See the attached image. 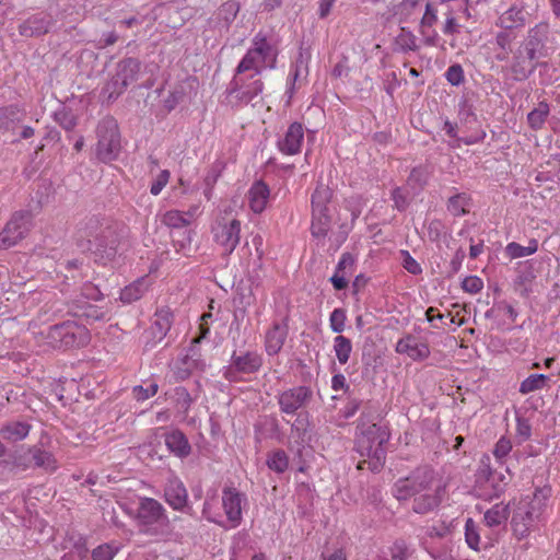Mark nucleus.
<instances>
[{
    "label": "nucleus",
    "instance_id": "nucleus-17",
    "mask_svg": "<svg viewBox=\"0 0 560 560\" xmlns=\"http://www.w3.org/2000/svg\"><path fill=\"white\" fill-rule=\"evenodd\" d=\"M529 15L523 2H515L498 15L495 26L517 31L527 24Z\"/></svg>",
    "mask_w": 560,
    "mask_h": 560
},
{
    "label": "nucleus",
    "instance_id": "nucleus-40",
    "mask_svg": "<svg viewBox=\"0 0 560 560\" xmlns=\"http://www.w3.org/2000/svg\"><path fill=\"white\" fill-rule=\"evenodd\" d=\"M195 366L196 363L192 361V355L186 354L184 358L179 359L173 368L175 381L183 382L187 380L195 370Z\"/></svg>",
    "mask_w": 560,
    "mask_h": 560
},
{
    "label": "nucleus",
    "instance_id": "nucleus-20",
    "mask_svg": "<svg viewBox=\"0 0 560 560\" xmlns=\"http://www.w3.org/2000/svg\"><path fill=\"white\" fill-rule=\"evenodd\" d=\"M165 501L177 511H183L188 508V493L183 481L177 477H172L167 480L164 488Z\"/></svg>",
    "mask_w": 560,
    "mask_h": 560
},
{
    "label": "nucleus",
    "instance_id": "nucleus-64",
    "mask_svg": "<svg viewBox=\"0 0 560 560\" xmlns=\"http://www.w3.org/2000/svg\"><path fill=\"white\" fill-rule=\"evenodd\" d=\"M170 179V172L167 170H163L160 172V174L156 176V178L153 180L150 192L153 196H158L162 189L166 186Z\"/></svg>",
    "mask_w": 560,
    "mask_h": 560
},
{
    "label": "nucleus",
    "instance_id": "nucleus-32",
    "mask_svg": "<svg viewBox=\"0 0 560 560\" xmlns=\"http://www.w3.org/2000/svg\"><path fill=\"white\" fill-rule=\"evenodd\" d=\"M259 63L261 62L258 56L255 54V51H253L252 48H249L245 56L240 61V63L237 65L234 75L240 77L241 74L253 70L254 74H250L249 79H254V77L259 75L262 71V66H260Z\"/></svg>",
    "mask_w": 560,
    "mask_h": 560
},
{
    "label": "nucleus",
    "instance_id": "nucleus-11",
    "mask_svg": "<svg viewBox=\"0 0 560 560\" xmlns=\"http://www.w3.org/2000/svg\"><path fill=\"white\" fill-rule=\"evenodd\" d=\"M141 70V61L137 58L128 57L120 60L116 67L115 75L108 81L104 91L108 93L109 100H116L126 89L138 80Z\"/></svg>",
    "mask_w": 560,
    "mask_h": 560
},
{
    "label": "nucleus",
    "instance_id": "nucleus-30",
    "mask_svg": "<svg viewBox=\"0 0 560 560\" xmlns=\"http://www.w3.org/2000/svg\"><path fill=\"white\" fill-rule=\"evenodd\" d=\"M509 516L510 505L500 502L485 513L483 522L489 528L499 527L506 523Z\"/></svg>",
    "mask_w": 560,
    "mask_h": 560
},
{
    "label": "nucleus",
    "instance_id": "nucleus-33",
    "mask_svg": "<svg viewBox=\"0 0 560 560\" xmlns=\"http://www.w3.org/2000/svg\"><path fill=\"white\" fill-rule=\"evenodd\" d=\"M31 455L34 467L43 468L47 471H55L57 469V460L50 452L38 446H32Z\"/></svg>",
    "mask_w": 560,
    "mask_h": 560
},
{
    "label": "nucleus",
    "instance_id": "nucleus-31",
    "mask_svg": "<svg viewBox=\"0 0 560 560\" xmlns=\"http://www.w3.org/2000/svg\"><path fill=\"white\" fill-rule=\"evenodd\" d=\"M149 284L147 278H139L129 285H126L120 292V301L124 303H132L142 298L148 291Z\"/></svg>",
    "mask_w": 560,
    "mask_h": 560
},
{
    "label": "nucleus",
    "instance_id": "nucleus-4",
    "mask_svg": "<svg viewBox=\"0 0 560 560\" xmlns=\"http://www.w3.org/2000/svg\"><path fill=\"white\" fill-rule=\"evenodd\" d=\"M549 494L550 488L537 489L533 497L520 501L511 521L513 533L518 539L528 536L530 529L541 521Z\"/></svg>",
    "mask_w": 560,
    "mask_h": 560
},
{
    "label": "nucleus",
    "instance_id": "nucleus-28",
    "mask_svg": "<svg viewBox=\"0 0 560 560\" xmlns=\"http://www.w3.org/2000/svg\"><path fill=\"white\" fill-rule=\"evenodd\" d=\"M332 190L322 182H317L316 188L312 194V211L315 213L329 212L328 203L332 199Z\"/></svg>",
    "mask_w": 560,
    "mask_h": 560
},
{
    "label": "nucleus",
    "instance_id": "nucleus-1",
    "mask_svg": "<svg viewBox=\"0 0 560 560\" xmlns=\"http://www.w3.org/2000/svg\"><path fill=\"white\" fill-rule=\"evenodd\" d=\"M434 479V469L430 465H420L411 470L408 476L398 478L394 482L392 494L399 502L413 498L411 509L417 514L431 513L440 506L445 493L443 486H438L430 492Z\"/></svg>",
    "mask_w": 560,
    "mask_h": 560
},
{
    "label": "nucleus",
    "instance_id": "nucleus-8",
    "mask_svg": "<svg viewBox=\"0 0 560 560\" xmlns=\"http://www.w3.org/2000/svg\"><path fill=\"white\" fill-rule=\"evenodd\" d=\"M355 450L361 456L382 457L389 433L380 424L366 423L362 419L357 427Z\"/></svg>",
    "mask_w": 560,
    "mask_h": 560
},
{
    "label": "nucleus",
    "instance_id": "nucleus-37",
    "mask_svg": "<svg viewBox=\"0 0 560 560\" xmlns=\"http://www.w3.org/2000/svg\"><path fill=\"white\" fill-rule=\"evenodd\" d=\"M396 50L401 52L417 51L419 46L417 45V37L407 27H401L400 33L395 38Z\"/></svg>",
    "mask_w": 560,
    "mask_h": 560
},
{
    "label": "nucleus",
    "instance_id": "nucleus-55",
    "mask_svg": "<svg viewBox=\"0 0 560 560\" xmlns=\"http://www.w3.org/2000/svg\"><path fill=\"white\" fill-rule=\"evenodd\" d=\"M402 267L411 275L418 276L422 272L420 264L409 254L408 250H400Z\"/></svg>",
    "mask_w": 560,
    "mask_h": 560
},
{
    "label": "nucleus",
    "instance_id": "nucleus-3",
    "mask_svg": "<svg viewBox=\"0 0 560 560\" xmlns=\"http://www.w3.org/2000/svg\"><path fill=\"white\" fill-rule=\"evenodd\" d=\"M80 232L94 246L96 262L105 266L115 259L119 238L117 224L112 219L100 214L89 215L81 222Z\"/></svg>",
    "mask_w": 560,
    "mask_h": 560
},
{
    "label": "nucleus",
    "instance_id": "nucleus-23",
    "mask_svg": "<svg viewBox=\"0 0 560 560\" xmlns=\"http://www.w3.org/2000/svg\"><path fill=\"white\" fill-rule=\"evenodd\" d=\"M252 49L258 56L261 63H265L270 69L276 68L278 50L267 40L265 34L259 32L254 36Z\"/></svg>",
    "mask_w": 560,
    "mask_h": 560
},
{
    "label": "nucleus",
    "instance_id": "nucleus-5",
    "mask_svg": "<svg viewBox=\"0 0 560 560\" xmlns=\"http://www.w3.org/2000/svg\"><path fill=\"white\" fill-rule=\"evenodd\" d=\"M136 520L140 532L151 536L167 532L170 520L163 505L155 499L142 498L137 509Z\"/></svg>",
    "mask_w": 560,
    "mask_h": 560
},
{
    "label": "nucleus",
    "instance_id": "nucleus-19",
    "mask_svg": "<svg viewBox=\"0 0 560 560\" xmlns=\"http://www.w3.org/2000/svg\"><path fill=\"white\" fill-rule=\"evenodd\" d=\"M399 354H407L413 361H423L430 357V348L427 342H418L416 336L411 334L400 338L395 348Z\"/></svg>",
    "mask_w": 560,
    "mask_h": 560
},
{
    "label": "nucleus",
    "instance_id": "nucleus-39",
    "mask_svg": "<svg viewBox=\"0 0 560 560\" xmlns=\"http://www.w3.org/2000/svg\"><path fill=\"white\" fill-rule=\"evenodd\" d=\"M548 381L549 376L545 374H530L521 383L518 392L522 395H527L529 393L542 389L546 387Z\"/></svg>",
    "mask_w": 560,
    "mask_h": 560
},
{
    "label": "nucleus",
    "instance_id": "nucleus-48",
    "mask_svg": "<svg viewBox=\"0 0 560 560\" xmlns=\"http://www.w3.org/2000/svg\"><path fill=\"white\" fill-rule=\"evenodd\" d=\"M162 223L168 228L179 230L186 228L189 224V221L180 211L170 210L164 213Z\"/></svg>",
    "mask_w": 560,
    "mask_h": 560
},
{
    "label": "nucleus",
    "instance_id": "nucleus-12",
    "mask_svg": "<svg viewBox=\"0 0 560 560\" xmlns=\"http://www.w3.org/2000/svg\"><path fill=\"white\" fill-rule=\"evenodd\" d=\"M214 242L222 247L224 255H231L241 240V221L230 218L228 214L220 215L212 225Z\"/></svg>",
    "mask_w": 560,
    "mask_h": 560
},
{
    "label": "nucleus",
    "instance_id": "nucleus-15",
    "mask_svg": "<svg viewBox=\"0 0 560 560\" xmlns=\"http://www.w3.org/2000/svg\"><path fill=\"white\" fill-rule=\"evenodd\" d=\"M55 24L56 20L50 13L38 12L22 21L18 26V31L23 37H40L49 33Z\"/></svg>",
    "mask_w": 560,
    "mask_h": 560
},
{
    "label": "nucleus",
    "instance_id": "nucleus-59",
    "mask_svg": "<svg viewBox=\"0 0 560 560\" xmlns=\"http://www.w3.org/2000/svg\"><path fill=\"white\" fill-rule=\"evenodd\" d=\"M460 30V25L454 16L453 10H447L445 13V23L443 25V33L445 35H455L458 34Z\"/></svg>",
    "mask_w": 560,
    "mask_h": 560
},
{
    "label": "nucleus",
    "instance_id": "nucleus-56",
    "mask_svg": "<svg viewBox=\"0 0 560 560\" xmlns=\"http://www.w3.org/2000/svg\"><path fill=\"white\" fill-rule=\"evenodd\" d=\"M115 555L116 550L108 544H102L91 552L92 560H113Z\"/></svg>",
    "mask_w": 560,
    "mask_h": 560
},
{
    "label": "nucleus",
    "instance_id": "nucleus-53",
    "mask_svg": "<svg viewBox=\"0 0 560 560\" xmlns=\"http://www.w3.org/2000/svg\"><path fill=\"white\" fill-rule=\"evenodd\" d=\"M445 78L448 83L454 86L460 85L465 80L463 67L459 63H454L448 67L445 72Z\"/></svg>",
    "mask_w": 560,
    "mask_h": 560
},
{
    "label": "nucleus",
    "instance_id": "nucleus-13",
    "mask_svg": "<svg viewBox=\"0 0 560 560\" xmlns=\"http://www.w3.org/2000/svg\"><path fill=\"white\" fill-rule=\"evenodd\" d=\"M510 478L504 474L483 467L477 474V491L480 498L492 500L499 498L509 485Z\"/></svg>",
    "mask_w": 560,
    "mask_h": 560
},
{
    "label": "nucleus",
    "instance_id": "nucleus-47",
    "mask_svg": "<svg viewBox=\"0 0 560 560\" xmlns=\"http://www.w3.org/2000/svg\"><path fill=\"white\" fill-rule=\"evenodd\" d=\"M240 9L241 4L238 1L229 0L220 5L218 15L226 25H230L236 19Z\"/></svg>",
    "mask_w": 560,
    "mask_h": 560
},
{
    "label": "nucleus",
    "instance_id": "nucleus-18",
    "mask_svg": "<svg viewBox=\"0 0 560 560\" xmlns=\"http://www.w3.org/2000/svg\"><path fill=\"white\" fill-rule=\"evenodd\" d=\"M163 438L167 450L175 457L185 459L191 454L192 447L182 430L177 428L166 429Z\"/></svg>",
    "mask_w": 560,
    "mask_h": 560
},
{
    "label": "nucleus",
    "instance_id": "nucleus-49",
    "mask_svg": "<svg viewBox=\"0 0 560 560\" xmlns=\"http://www.w3.org/2000/svg\"><path fill=\"white\" fill-rule=\"evenodd\" d=\"M467 203L468 197L465 194H457L448 199L447 210L455 217L464 215L467 213Z\"/></svg>",
    "mask_w": 560,
    "mask_h": 560
},
{
    "label": "nucleus",
    "instance_id": "nucleus-9",
    "mask_svg": "<svg viewBox=\"0 0 560 560\" xmlns=\"http://www.w3.org/2000/svg\"><path fill=\"white\" fill-rule=\"evenodd\" d=\"M33 213L19 210L12 213L0 232V249H8L23 241L33 228Z\"/></svg>",
    "mask_w": 560,
    "mask_h": 560
},
{
    "label": "nucleus",
    "instance_id": "nucleus-2",
    "mask_svg": "<svg viewBox=\"0 0 560 560\" xmlns=\"http://www.w3.org/2000/svg\"><path fill=\"white\" fill-rule=\"evenodd\" d=\"M549 36L550 25L545 21L538 22L527 30L512 57L510 69L515 80L528 79L537 69L536 60L548 56Z\"/></svg>",
    "mask_w": 560,
    "mask_h": 560
},
{
    "label": "nucleus",
    "instance_id": "nucleus-35",
    "mask_svg": "<svg viewBox=\"0 0 560 560\" xmlns=\"http://www.w3.org/2000/svg\"><path fill=\"white\" fill-rule=\"evenodd\" d=\"M550 113L549 104L546 101L539 102L538 106L527 114V124L532 130H540Z\"/></svg>",
    "mask_w": 560,
    "mask_h": 560
},
{
    "label": "nucleus",
    "instance_id": "nucleus-38",
    "mask_svg": "<svg viewBox=\"0 0 560 560\" xmlns=\"http://www.w3.org/2000/svg\"><path fill=\"white\" fill-rule=\"evenodd\" d=\"M23 113L15 104L0 107V129L8 130L13 124L21 121Z\"/></svg>",
    "mask_w": 560,
    "mask_h": 560
},
{
    "label": "nucleus",
    "instance_id": "nucleus-54",
    "mask_svg": "<svg viewBox=\"0 0 560 560\" xmlns=\"http://www.w3.org/2000/svg\"><path fill=\"white\" fill-rule=\"evenodd\" d=\"M159 385L155 382H151L147 387L142 385L135 386L132 392L133 396L138 401H143L158 393Z\"/></svg>",
    "mask_w": 560,
    "mask_h": 560
},
{
    "label": "nucleus",
    "instance_id": "nucleus-43",
    "mask_svg": "<svg viewBox=\"0 0 560 560\" xmlns=\"http://www.w3.org/2000/svg\"><path fill=\"white\" fill-rule=\"evenodd\" d=\"M334 350L340 364H346L349 361L352 343L351 340L342 335L335 337Z\"/></svg>",
    "mask_w": 560,
    "mask_h": 560
},
{
    "label": "nucleus",
    "instance_id": "nucleus-58",
    "mask_svg": "<svg viewBox=\"0 0 560 560\" xmlns=\"http://www.w3.org/2000/svg\"><path fill=\"white\" fill-rule=\"evenodd\" d=\"M409 551L406 541L396 540L390 547V560H408Z\"/></svg>",
    "mask_w": 560,
    "mask_h": 560
},
{
    "label": "nucleus",
    "instance_id": "nucleus-25",
    "mask_svg": "<svg viewBox=\"0 0 560 560\" xmlns=\"http://www.w3.org/2000/svg\"><path fill=\"white\" fill-rule=\"evenodd\" d=\"M308 431L310 413L307 411L299 412L291 424V435L294 439V443L299 446L298 453H301L304 445L308 442Z\"/></svg>",
    "mask_w": 560,
    "mask_h": 560
},
{
    "label": "nucleus",
    "instance_id": "nucleus-62",
    "mask_svg": "<svg viewBox=\"0 0 560 560\" xmlns=\"http://www.w3.org/2000/svg\"><path fill=\"white\" fill-rule=\"evenodd\" d=\"M70 551L73 556L77 557L78 560H89V548L84 537H79L73 542Z\"/></svg>",
    "mask_w": 560,
    "mask_h": 560
},
{
    "label": "nucleus",
    "instance_id": "nucleus-24",
    "mask_svg": "<svg viewBox=\"0 0 560 560\" xmlns=\"http://www.w3.org/2000/svg\"><path fill=\"white\" fill-rule=\"evenodd\" d=\"M288 336L287 318L283 323H273L266 332L265 347L269 355H276L282 349Z\"/></svg>",
    "mask_w": 560,
    "mask_h": 560
},
{
    "label": "nucleus",
    "instance_id": "nucleus-34",
    "mask_svg": "<svg viewBox=\"0 0 560 560\" xmlns=\"http://www.w3.org/2000/svg\"><path fill=\"white\" fill-rule=\"evenodd\" d=\"M329 212L315 213L312 211L311 234L316 238H325L330 230Z\"/></svg>",
    "mask_w": 560,
    "mask_h": 560
},
{
    "label": "nucleus",
    "instance_id": "nucleus-45",
    "mask_svg": "<svg viewBox=\"0 0 560 560\" xmlns=\"http://www.w3.org/2000/svg\"><path fill=\"white\" fill-rule=\"evenodd\" d=\"M438 13L436 2H427L424 13L420 21V34H425V28H432L439 21Z\"/></svg>",
    "mask_w": 560,
    "mask_h": 560
},
{
    "label": "nucleus",
    "instance_id": "nucleus-57",
    "mask_svg": "<svg viewBox=\"0 0 560 560\" xmlns=\"http://www.w3.org/2000/svg\"><path fill=\"white\" fill-rule=\"evenodd\" d=\"M12 465L15 468L25 470L33 466V458L31 455V447L27 448L25 452L16 453L13 456Z\"/></svg>",
    "mask_w": 560,
    "mask_h": 560
},
{
    "label": "nucleus",
    "instance_id": "nucleus-46",
    "mask_svg": "<svg viewBox=\"0 0 560 560\" xmlns=\"http://www.w3.org/2000/svg\"><path fill=\"white\" fill-rule=\"evenodd\" d=\"M55 121L66 131H71L78 125L77 117L71 109L61 107L54 114Z\"/></svg>",
    "mask_w": 560,
    "mask_h": 560
},
{
    "label": "nucleus",
    "instance_id": "nucleus-14",
    "mask_svg": "<svg viewBox=\"0 0 560 560\" xmlns=\"http://www.w3.org/2000/svg\"><path fill=\"white\" fill-rule=\"evenodd\" d=\"M313 400V390L310 386L299 385L288 388L277 395L279 409L284 415H298Z\"/></svg>",
    "mask_w": 560,
    "mask_h": 560
},
{
    "label": "nucleus",
    "instance_id": "nucleus-42",
    "mask_svg": "<svg viewBox=\"0 0 560 560\" xmlns=\"http://www.w3.org/2000/svg\"><path fill=\"white\" fill-rule=\"evenodd\" d=\"M267 466L277 474H282L288 469L289 456L283 450H276L268 455Z\"/></svg>",
    "mask_w": 560,
    "mask_h": 560
},
{
    "label": "nucleus",
    "instance_id": "nucleus-36",
    "mask_svg": "<svg viewBox=\"0 0 560 560\" xmlns=\"http://www.w3.org/2000/svg\"><path fill=\"white\" fill-rule=\"evenodd\" d=\"M173 320V313L168 307L160 308L154 314L153 329L159 334V338H163L170 330Z\"/></svg>",
    "mask_w": 560,
    "mask_h": 560
},
{
    "label": "nucleus",
    "instance_id": "nucleus-51",
    "mask_svg": "<svg viewBox=\"0 0 560 560\" xmlns=\"http://www.w3.org/2000/svg\"><path fill=\"white\" fill-rule=\"evenodd\" d=\"M347 315L343 308H335L329 317L330 328L334 332L341 334L345 330Z\"/></svg>",
    "mask_w": 560,
    "mask_h": 560
},
{
    "label": "nucleus",
    "instance_id": "nucleus-63",
    "mask_svg": "<svg viewBox=\"0 0 560 560\" xmlns=\"http://www.w3.org/2000/svg\"><path fill=\"white\" fill-rule=\"evenodd\" d=\"M175 396H176V400H177V405L184 410V411H187L191 404H192V398L189 394V392L187 390V388L180 386V387H176L175 388Z\"/></svg>",
    "mask_w": 560,
    "mask_h": 560
},
{
    "label": "nucleus",
    "instance_id": "nucleus-61",
    "mask_svg": "<svg viewBox=\"0 0 560 560\" xmlns=\"http://www.w3.org/2000/svg\"><path fill=\"white\" fill-rule=\"evenodd\" d=\"M462 288L465 292L476 294L482 290L483 282L477 276H469L463 280Z\"/></svg>",
    "mask_w": 560,
    "mask_h": 560
},
{
    "label": "nucleus",
    "instance_id": "nucleus-41",
    "mask_svg": "<svg viewBox=\"0 0 560 560\" xmlns=\"http://www.w3.org/2000/svg\"><path fill=\"white\" fill-rule=\"evenodd\" d=\"M429 171L425 166L413 167L408 176L407 185L412 190H422L429 180Z\"/></svg>",
    "mask_w": 560,
    "mask_h": 560
},
{
    "label": "nucleus",
    "instance_id": "nucleus-7",
    "mask_svg": "<svg viewBox=\"0 0 560 560\" xmlns=\"http://www.w3.org/2000/svg\"><path fill=\"white\" fill-rule=\"evenodd\" d=\"M97 159L104 163L115 161L121 150L120 133L117 120L112 116L104 117L96 128Z\"/></svg>",
    "mask_w": 560,
    "mask_h": 560
},
{
    "label": "nucleus",
    "instance_id": "nucleus-21",
    "mask_svg": "<svg viewBox=\"0 0 560 560\" xmlns=\"http://www.w3.org/2000/svg\"><path fill=\"white\" fill-rule=\"evenodd\" d=\"M242 494L235 488H224L222 492V505L229 522L233 527L242 521Z\"/></svg>",
    "mask_w": 560,
    "mask_h": 560
},
{
    "label": "nucleus",
    "instance_id": "nucleus-52",
    "mask_svg": "<svg viewBox=\"0 0 560 560\" xmlns=\"http://www.w3.org/2000/svg\"><path fill=\"white\" fill-rule=\"evenodd\" d=\"M392 200L394 201V208L399 212H404L410 203L408 192L401 187L392 190Z\"/></svg>",
    "mask_w": 560,
    "mask_h": 560
},
{
    "label": "nucleus",
    "instance_id": "nucleus-26",
    "mask_svg": "<svg viewBox=\"0 0 560 560\" xmlns=\"http://www.w3.org/2000/svg\"><path fill=\"white\" fill-rule=\"evenodd\" d=\"M269 196L270 189L268 185L262 180L255 182L248 191L250 209L255 213H261L267 207Z\"/></svg>",
    "mask_w": 560,
    "mask_h": 560
},
{
    "label": "nucleus",
    "instance_id": "nucleus-60",
    "mask_svg": "<svg viewBox=\"0 0 560 560\" xmlns=\"http://www.w3.org/2000/svg\"><path fill=\"white\" fill-rule=\"evenodd\" d=\"M530 248H527L526 246H522L521 244L516 242H511L505 247V254L511 258H520L530 255Z\"/></svg>",
    "mask_w": 560,
    "mask_h": 560
},
{
    "label": "nucleus",
    "instance_id": "nucleus-10",
    "mask_svg": "<svg viewBox=\"0 0 560 560\" xmlns=\"http://www.w3.org/2000/svg\"><path fill=\"white\" fill-rule=\"evenodd\" d=\"M262 357L256 351H233L229 365L222 369L223 377L230 383L243 381L242 374H255L262 366Z\"/></svg>",
    "mask_w": 560,
    "mask_h": 560
},
{
    "label": "nucleus",
    "instance_id": "nucleus-16",
    "mask_svg": "<svg viewBox=\"0 0 560 560\" xmlns=\"http://www.w3.org/2000/svg\"><path fill=\"white\" fill-rule=\"evenodd\" d=\"M264 90V82L255 79L248 83L243 78L234 75L226 89L228 95L234 96L240 103L248 104Z\"/></svg>",
    "mask_w": 560,
    "mask_h": 560
},
{
    "label": "nucleus",
    "instance_id": "nucleus-6",
    "mask_svg": "<svg viewBox=\"0 0 560 560\" xmlns=\"http://www.w3.org/2000/svg\"><path fill=\"white\" fill-rule=\"evenodd\" d=\"M47 339L54 348L69 349L86 346L90 340V331L75 322L67 320L48 328Z\"/></svg>",
    "mask_w": 560,
    "mask_h": 560
},
{
    "label": "nucleus",
    "instance_id": "nucleus-50",
    "mask_svg": "<svg viewBox=\"0 0 560 560\" xmlns=\"http://www.w3.org/2000/svg\"><path fill=\"white\" fill-rule=\"evenodd\" d=\"M465 538L466 542L469 546V548L478 551L480 550V535L478 532L477 524L468 518L465 524Z\"/></svg>",
    "mask_w": 560,
    "mask_h": 560
},
{
    "label": "nucleus",
    "instance_id": "nucleus-22",
    "mask_svg": "<svg viewBox=\"0 0 560 560\" xmlns=\"http://www.w3.org/2000/svg\"><path fill=\"white\" fill-rule=\"evenodd\" d=\"M303 139V126L302 124L294 121L289 126L284 138L278 141V148L287 155L298 154L301 150Z\"/></svg>",
    "mask_w": 560,
    "mask_h": 560
},
{
    "label": "nucleus",
    "instance_id": "nucleus-29",
    "mask_svg": "<svg viewBox=\"0 0 560 560\" xmlns=\"http://www.w3.org/2000/svg\"><path fill=\"white\" fill-rule=\"evenodd\" d=\"M31 430V424L24 421L8 422L0 429V436L11 442L24 440Z\"/></svg>",
    "mask_w": 560,
    "mask_h": 560
},
{
    "label": "nucleus",
    "instance_id": "nucleus-44",
    "mask_svg": "<svg viewBox=\"0 0 560 560\" xmlns=\"http://www.w3.org/2000/svg\"><path fill=\"white\" fill-rule=\"evenodd\" d=\"M73 314L79 317H85L86 319L100 320L103 319L105 313L88 302H82V304H77L73 308Z\"/></svg>",
    "mask_w": 560,
    "mask_h": 560
},
{
    "label": "nucleus",
    "instance_id": "nucleus-27",
    "mask_svg": "<svg viewBox=\"0 0 560 560\" xmlns=\"http://www.w3.org/2000/svg\"><path fill=\"white\" fill-rule=\"evenodd\" d=\"M516 37L517 34L514 30L500 28V31L495 33L494 44L500 49V52L495 56L498 60L504 61L510 54L514 52L512 45Z\"/></svg>",
    "mask_w": 560,
    "mask_h": 560
}]
</instances>
